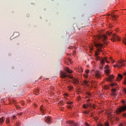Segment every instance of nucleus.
<instances>
[{"label": "nucleus", "instance_id": "nucleus-1", "mask_svg": "<svg viewBox=\"0 0 126 126\" xmlns=\"http://www.w3.org/2000/svg\"><path fill=\"white\" fill-rule=\"evenodd\" d=\"M100 52H102V49H97L96 51L95 52L94 57L95 58V60L96 61H99L102 65H103V64H105V62H106V63H108L109 62V61H108V60H107V58L105 57V58H102L100 57V56H99V55H100Z\"/></svg>", "mask_w": 126, "mask_h": 126}, {"label": "nucleus", "instance_id": "nucleus-2", "mask_svg": "<svg viewBox=\"0 0 126 126\" xmlns=\"http://www.w3.org/2000/svg\"><path fill=\"white\" fill-rule=\"evenodd\" d=\"M61 76L62 78H64L65 77H68V78H71V79H72V80L73 83H74V84H78L79 83V81H78V80L73 78V76H72L70 74L67 75V74H66V73H65L64 72H61Z\"/></svg>", "mask_w": 126, "mask_h": 126}, {"label": "nucleus", "instance_id": "nucleus-3", "mask_svg": "<svg viewBox=\"0 0 126 126\" xmlns=\"http://www.w3.org/2000/svg\"><path fill=\"white\" fill-rule=\"evenodd\" d=\"M107 34L108 36H112V38L111 39V40L112 42H116L117 40V41H120V37H119V36L117 35L116 34H112V33L110 32H108Z\"/></svg>", "mask_w": 126, "mask_h": 126}, {"label": "nucleus", "instance_id": "nucleus-4", "mask_svg": "<svg viewBox=\"0 0 126 126\" xmlns=\"http://www.w3.org/2000/svg\"><path fill=\"white\" fill-rule=\"evenodd\" d=\"M125 111H126V105H123L117 108L116 112L118 115H120V114H122V113L125 112Z\"/></svg>", "mask_w": 126, "mask_h": 126}, {"label": "nucleus", "instance_id": "nucleus-5", "mask_svg": "<svg viewBox=\"0 0 126 126\" xmlns=\"http://www.w3.org/2000/svg\"><path fill=\"white\" fill-rule=\"evenodd\" d=\"M126 63V61L122 60L119 62L118 63L114 65V66L115 67H122V66H125V64Z\"/></svg>", "mask_w": 126, "mask_h": 126}, {"label": "nucleus", "instance_id": "nucleus-6", "mask_svg": "<svg viewBox=\"0 0 126 126\" xmlns=\"http://www.w3.org/2000/svg\"><path fill=\"white\" fill-rule=\"evenodd\" d=\"M93 72L94 73V75L95 77H96V78H98V79H101V72H100V71L97 70H93Z\"/></svg>", "mask_w": 126, "mask_h": 126}, {"label": "nucleus", "instance_id": "nucleus-7", "mask_svg": "<svg viewBox=\"0 0 126 126\" xmlns=\"http://www.w3.org/2000/svg\"><path fill=\"white\" fill-rule=\"evenodd\" d=\"M109 66L108 65H106L104 68H105V70H104L105 74H106L108 76L111 74V71H110V69H109Z\"/></svg>", "mask_w": 126, "mask_h": 126}, {"label": "nucleus", "instance_id": "nucleus-8", "mask_svg": "<svg viewBox=\"0 0 126 126\" xmlns=\"http://www.w3.org/2000/svg\"><path fill=\"white\" fill-rule=\"evenodd\" d=\"M94 47H96V48H102L103 44L99 42H94Z\"/></svg>", "mask_w": 126, "mask_h": 126}, {"label": "nucleus", "instance_id": "nucleus-9", "mask_svg": "<svg viewBox=\"0 0 126 126\" xmlns=\"http://www.w3.org/2000/svg\"><path fill=\"white\" fill-rule=\"evenodd\" d=\"M99 39H103L105 41L107 39V35L106 34H100L98 36Z\"/></svg>", "mask_w": 126, "mask_h": 126}, {"label": "nucleus", "instance_id": "nucleus-10", "mask_svg": "<svg viewBox=\"0 0 126 126\" xmlns=\"http://www.w3.org/2000/svg\"><path fill=\"white\" fill-rule=\"evenodd\" d=\"M88 107H92V108H93L94 109L95 108V105H93V106L91 105V104H89V105H86V104H84L83 105V108H84V109H87V108H88Z\"/></svg>", "mask_w": 126, "mask_h": 126}, {"label": "nucleus", "instance_id": "nucleus-11", "mask_svg": "<svg viewBox=\"0 0 126 126\" xmlns=\"http://www.w3.org/2000/svg\"><path fill=\"white\" fill-rule=\"evenodd\" d=\"M114 75H111L106 79V80L107 81H110V82H112V81H113V79H114Z\"/></svg>", "mask_w": 126, "mask_h": 126}, {"label": "nucleus", "instance_id": "nucleus-12", "mask_svg": "<svg viewBox=\"0 0 126 126\" xmlns=\"http://www.w3.org/2000/svg\"><path fill=\"white\" fill-rule=\"evenodd\" d=\"M52 118L51 117H46L45 118V122L46 123H51L52 122Z\"/></svg>", "mask_w": 126, "mask_h": 126}, {"label": "nucleus", "instance_id": "nucleus-13", "mask_svg": "<svg viewBox=\"0 0 126 126\" xmlns=\"http://www.w3.org/2000/svg\"><path fill=\"white\" fill-rule=\"evenodd\" d=\"M107 116L109 120H113V118H114V116H113V114H112V113H108Z\"/></svg>", "mask_w": 126, "mask_h": 126}, {"label": "nucleus", "instance_id": "nucleus-14", "mask_svg": "<svg viewBox=\"0 0 126 126\" xmlns=\"http://www.w3.org/2000/svg\"><path fill=\"white\" fill-rule=\"evenodd\" d=\"M111 17H112L113 19H117L118 18V16H117V15H116L115 12L112 13V14L111 15Z\"/></svg>", "mask_w": 126, "mask_h": 126}, {"label": "nucleus", "instance_id": "nucleus-15", "mask_svg": "<svg viewBox=\"0 0 126 126\" xmlns=\"http://www.w3.org/2000/svg\"><path fill=\"white\" fill-rule=\"evenodd\" d=\"M97 126H109V123L106 122V123H105L104 126H103V125L102 124H98L97 125Z\"/></svg>", "mask_w": 126, "mask_h": 126}, {"label": "nucleus", "instance_id": "nucleus-16", "mask_svg": "<svg viewBox=\"0 0 126 126\" xmlns=\"http://www.w3.org/2000/svg\"><path fill=\"white\" fill-rule=\"evenodd\" d=\"M123 79V76L120 74H118V80H122Z\"/></svg>", "mask_w": 126, "mask_h": 126}, {"label": "nucleus", "instance_id": "nucleus-17", "mask_svg": "<svg viewBox=\"0 0 126 126\" xmlns=\"http://www.w3.org/2000/svg\"><path fill=\"white\" fill-rule=\"evenodd\" d=\"M66 71H67V72H68V73H71L72 72V71H70L68 67L66 68Z\"/></svg>", "mask_w": 126, "mask_h": 126}, {"label": "nucleus", "instance_id": "nucleus-18", "mask_svg": "<svg viewBox=\"0 0 126 126\" xmlns=\"http://www.w3.org/2000/svg\"><path fill=\"white\" fill-rule=\"evenodd\" d=\"M4 122V119H3V117L0 118V124H2Z\"/></svg>", "mask_w": 126, "mask_h": 126}, {"label": "nucleus", "instance_id": "nucleus-19", "mask_svg": "<svg viewBox=\"0 0 126 126\" xmlns=\"http://www.w3.org/2000/svg\"><path fill=\"white\" fill-rule=\"evenodd\" d=\"M10 122V121L9 120V117H7L6 118V123L7 124H9V122Z\"/></svg>", "mask_w": 126, "mask_h": 126}, {"label": "nucleus", "instance_id": "nucleus-20", "mask_svg": "<svg viewBox=\"0 0 126 126\" xmlns=\"http://www.w3.org/2000/svg\"><path fill=\"white\" fill-rule=\"evenodd\" d=\"M69 124H70V125H72V126H76V125L74 124V122L73 121L69 122Z\"/></svg>", "mask_w": 126, "mask_h": 126}, {"label": "nucleus", "instance_id": "nucleus-21", "mask_svg": "<svg viewBox=\"0 0 126 126\" xmlns=\"http://www.w3.org/2000/svg\"><path fill=\"white\" fill-rule=\"evenodd\" d=\"M89 82L88 81H86V80H85L84 81V85H87V84H88V83H89Z\"/></svg>", "mask_w": 126, "mask_h": 126}, {"label": "nucleus", "instance_id": "nucleus-22", "mask_svg": "<svg viewBox=\"0 0 126 126\" xmlns=\"http://www.w3.org/2000/svg\"><path fill=\"white\" fill-rule=\"evenodd\" d=\"M40 110L42 112V113L44 114L45 110L43 109V106H40Z\"/></svg>", "mask_w": 126, "mask_h": 126}, {"label": "nucleus", "instance_id": "nucleus-23", "mask_svg": "<svg viewBox=\"0 0 126 126\" xmlns=\"http://www.w3.org/2000/svg\"><path fill=\"white\" fill-rule=\"evenodd\" d=\"M89 112H90V111H84L83 112V114H85V115H88V114H89Z\"/></svg>", "mask_w": 126, "mask_h": 126}, {"label": "nucleus", "instance_id": "nucleus-24", "mask_svg": "<svg viewBox=\"0 0 126 126\" xmlns=\"http://www.w3.org/2000/svg\"><path fill=\"white\" fill-rule=\"evenodd\" d=\"M122 117L123 118H126V113L124 112L122 113Z\"/></svg>", "mask_w": 126, "mask_h": 126}, {"label": "nucleus", "instance_id": "nucleus-25", "mask_svg": "<svg viewBox=\"0 0 126 126\" xmlns=\"http://www.w3.org/2000/svg\"><path fill=\"white\" fill-rule=\"evenodd\" d=\"M116 85H117V83H111V86H116Z\"/></svg>", "mask_w": 126, "mask_h": 126}, {"label": "nucleus", "instance_id": "nucleus-26", "mask_svg": "<svg viewBox=\"0 0 126 126\" xmlns=\"http://www.w3.org/2000/svg\"><path fill=\"white\" fill-rule=\"evenodd\" d=\"M60 104L63 106V100L60 101Z\"/></svg>", "mask_w": 126, "mask_h": 126}, {"label": "nucleus", "instance_id": "nucleus-27", "mask_svg": "<svg viewBox=\"0 0 126 126\" xmlns=\"http://www.w3.org/2000/svg\"><path fill=\"white\" fill-rule=\"evenodd\" d=\"M110 60L111 61L112 63H115V61H114V60H113V58L110 57Z\"/></svg>", "mask_w": 126, "mask_h": 126}, {"label": "nucleus", "instance_id": "nucleus-28", "mask_svg": "<svg viewBox=\"0 0 126 126\" xmlns=\"http://www.w3.org/2000/svg\"><path fill=\"white\" fill-rule=\"evenodd\" d=\"M38 93H39V90H37L35 91V95H38Z\"/></svg>", "mask_w": 126, "mask_h": 126}, {"label": "nucleus", "instance_id": "nucleus-29", "mask_svg": "<svg viewBox=\"0 0 126 126\" xmlns=\"http://www.w3.org/2000/svg\"><path fill=\"white\" fill-rule=\"evenodd\" d=\"M112 96H117V94L116 93H113Z\"/></svg>", "mask_w": 126, "mask_h": 126}, {"label": "nucleus", "instance_id": "nucleus-30", "mask_svg": "<svg viewBox=\"0 0 126 126\" xmlns=\"http://www.w3.org/2000/svg\"><path fill=\"white\" fill-rule=\"evenodd\" d=\"M116 91V90L115 89H112V92L113 93H115V92Z\"/></svg>", "mask_w": 126, "mask_h": 126}, {"label": "nucleus", "instance_id": "nucleus-31", "mask_svg": "<svg viewBox=\"0 0 126 126\" xmlns=\"http://www.w3.org/2000/svg\"><path fill=\"white\" fill-rule=\"evenodd\" d=\"M86 73H89V70L88 69L86 70Z\"/></svg>", "mask_w": 126, "mask_h": 126}, {"label": "nucleus", "instance_id": "nucleus-32", "mask_svg": "<svg viewBox=\"0 0 126 126\" xmlns=\"http://www.w3.org/2000/svg\"><path fill=\"white\" fill-rule=\"evenodd\" d=\"M124 91L125 94H126V88H125V89H124Z\"/></svg>", "mask_w": 126, "mask_h": 126}, {"label": "nucleus", "instance_id": "nucleus-33", "mask_svg": "<svg viewBox=\"0 0 126 126\" xmlns=\"http://www.w3.org/2000/svg\"><path fill=\"white\" fill-rule=\"evenodd\" d=\"M119 126H124V124L123 123H121L119 125Z\"/></svg>", "mask_w": 126, "mask_h": 126}, {"label": "nucleus", "instance_id": "nucleus-34", "mask_svg": "<svg viewBox=\"0 0 126 126\" xmlns=\"http://www.w3.org/2000/svg\"><path fill=\"white\" fill-rule=\"evenodd\" d=\"M80 71H81V72H83V69L81 68Z\"/></svg>", "mask_w": 126, "mask_h": 126}, {"label": "nucleus", "instance_id": "nucleus-35", "mask_svg": "<svg viewBox=\"0 0 126 126\" xmlns=\"http://www.w3.org/2000/svg\"><path fill=\"white\" fill-rule=\"evenodd\" d=\"M67 104L69 105H71V104H72V102H68Z\"/></svg>", "mask_w": 126, "mask_h": 126}, {"label": "nucleus", "instance_id": "nucleus-36", "mask_svg": "<svg viewBox=\"0 0 126 126\" xmlns=\"http://www.w3.org/2000/svg\"><path fill=\"white\" fill-rule=\"evenodd\" d=\"M68 109H71V106H68Z\"/></svg>", "mask_w": 126, "mask_h": 126}, {"label": "nucleus", "instance_id": "nucleus-37", "mask_svg": "<svg viewBox=\"0 0 126 126\" xmlns=\"http://www.w3.org/2000/svg\"><path fill=\"white\" fill-rule=\"evenodd\" d=\"M100 69H103V66L100 67Z\"/></svg>", "mask_w": 126, "mask_h": 126}, {"label": "nucleus", "instance_id": "nucleus-38", "mask_svg": "<svg viewBox=\"0 0 126 126\" xmlns=\"http://www.w3.org/2000/svg\"><path fill=\"white\" fill-rule=\"evenodd\" d=\"M116 121H119V118L118 117H116Z\"/></svg>", "mask_w": 126, "mask_h": 126}, {"label": "nucleus", "instance_id": "nucleus-39", "mask_svg": "<svg viewBox=\"0 0 126 126\" xmlns=\"http://www.w3.org/2000/svg\"><path fill=\"white\" fill-rule=\"evenodd\" d=\"M123 42L125 43V45H126V41H123Z\"/></svg>", "mask_w": 126, "mask_h": 126}, {"label": "nucleus", "instance_id": "nucleus-40", "mask_svg": "<svg viewBox=\"0 0 126 126\" xmlns=\"http://www.w3.org/2000/svg\"><path fill=\"white\" fill-rule=\"evenodd\" d=\"M22 105L23 106H24V102H22Z\"/></svg>", "mask_w": 126, "mask_h": 126}, {"label": "nucleus", "instance_id": "nucleus-41", "mask_svg": "<svg viewBox=\"0 0 126 126\" xmlns=\"http://www.w3.org/2000/svg\"><path fill=\"white\" fill-rule=\"evenodd\" d=\"M14 119H15V116H13V120H14Z\"/></svg>", "mask_w": 126, "mask_h": 126}, {"label": "nucleus", "instance_id": "nucleus-42", "mask_svg": "<svg viewBox=\"0 0 126 126\" xmlns=\"http://www.w3.org/2000/svg\"><path fill=\"white\" fill-rule=\"evenodd\" d=\"M86 126H90L89 125H88V124H87V123H86Z\"/></svg>", "mask_w": 126, "mask_h": 126}, {"label": "nucleus", "instance_id": "nucleus-43", "mask_svg": "<svg viewBox=\"0 0 126 126\" xmlns=\"http://www.w3.org/2000/svg\"><path fill=\"white\" fill-rule=\"evenodd\" d=\"M88 94L89 96H91V94L88 93Z\"/></svg>", "mask_w": 126, "mask_h": 126}, {"label": "nucleus", "instance_id": "nucleus-44", "mask_svg": "<svg viewBox=\"0 0 126 126\" xmlns=\"http://www.w3.org/2000/svg\"><path fill=\"white\" fill-rule=\"evenodd\" d=\"M16 107L17 109H19V107L17 106H16Z\"/></svg>", "mask_w": 126, "mask_h": 126}, {"label": "nucleus", "instance_id": "nucleus-45", "mask_svg": "<svg viewBox=\"0 0 126 126\" xmlns=\"http://www.w3.org/2000/svg\"><path fill=\"white\" fill-rule=\"evenodd\" d=\"M124 75H126V72L124 73Z\"/></svg>", "mask_w": 126, "mask_h": 126}, {"label": "nucleus", "instance_id": "nucleus-46", "mask_svg": "<svg viewBox=\"0 0 126 126\" xmlns=\"http://www.w3.org/2000/svg\"><path fill=\"white\" fill-rule=\"evenodd\" d=\"M51 89H52V90H54V87H52Z\"/></svg>", "mask_w": 126, "mask_h": 126}, {"label": "nucleus", "instance_id": "nucleus-47", "mask_svg": "<svg viewBox=\"0 0 126 126\" xmlns=\"http://www.w3.org/2000/svg\"><path fill=\"white\" fill-rule=\"evenodd\" d=\"M123 103L124 104H125V101H123Z\"/></svg>", "mask_w": 126, "mask_h": 126}, {"label": "nucleus", "instance_id": "nucleus-48", "mask_svg": "<svg viewBox=\"0 0 126 126\" xmlns=\"http://www.w3.org/2000/svg\"><path fill=\"white\" fill-rule=\"evenodd\" d=\"M18 115H21V114H20V113H19V114H18Z\"/></svg>", "mask_w": 126, "mask_h": 126}]
</instances>
